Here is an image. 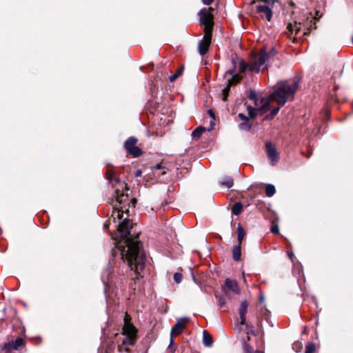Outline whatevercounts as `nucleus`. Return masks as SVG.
Wrapping results in <instances>:
<instances>
[{"label":"nucleus","mask_w":353,"mask_h":353,"mask_svg":"<svg viewBox=\"0 0 353 353\" xmlns=\"http://www.w3.org/2000/svg\"><path fill=\"white\" fill-rule=\"evenodd\" d=\"M288 28L290 29V31H292V32L294 30H293V28H292V24L288 25Z\"/></svg>","instance_id":"44"},{"label":"nucleus","mask_w":353,"mask_h":353,"mask_svg":"<svg viewBox=\"0 0 353 353\" xmlns=\"http://www.w3.org/2000/svg\"><path fill=\"white\" fill-rule=\"evenodd\" d=\"M296 345H299V343H294V347L295 346H296Z\"/></svg>","instance_id":"49"},{"label":"nucleus","mask_w":353,"mask_h":353,"mask_svg":"<svg viewBox=\"0 0 353 353\" xmlns=\"http://www.w3.org/2000/svg\"><path fill=\"white\" fill-rule=\"evenodd\" d=\"M243 350L245 353H252L254 352L253 348L247 343H244Z\"/></svg>","instance_id":"34"},{"label":"nucleus","mask_w":353,"mask_h":353,"mask_svg":"<svg viewBox=\"0 0 353 353\" xmlns=\"http://www.w3.org/2000/svg\"><path fill=\"white\" fill-rule=\"evenodd\" d=\"M232 68L228 70L224 75L225 79L230 86L239 83L242 79L241 74L236 73V65L234 60H232Z\"/></svg>","instance_id":"8"},{"label":"nucleus","mask_w":353,"mask_h":353,"mask_svg":"<svg viewBox=\"0 0 353 353\" xmlns=\"http://www.w3.org/2000/svg\"><path fill=\"white\" fill-rule=\"evenodd\" d=\"M173 278L176 283H180L183 279V275L181 273L176 272L174 274Z\"/></svg>","instance_id":"33"},{"label":"nucleus","mask_w":353,"mask_h":353,"mask_svg":"<svg viewBox=\"0 0 353 353\" xmlns=\"http://www.w3.org/2000/svg\"><path fill=\"white\" fill-rule=\"evenodd\" d=\"M212 8L209 10L202 9L200 12V22L205 26L204 32H210L212 33V28L214 26L213 21V14L211 13L210 10Z\"/></svg>","instance_id":"7"},{"label":"nucleus","mask_w":353,"mask_h":353,"mask_svg":"<svg viewBox=\"0 0 353 353\" xmlns=\"http://www.w3.org/2000/svg\"><path fill=\"white\" fill-rule=\"evenodd\" d=\"M126 212L124 210L123 207H115V209L112 211L111 219H112L114 223H117L116 220H121L123 217V213Z\"/></svg>","instance_id":"18"},{"label":"nucleus","mask_w":353,"mask_h":353,"mask_svg":"<svg viewBox=\"0 0 353 353\" xmlns=\"http://www.w3.org/2000/svg\"><path fill=\"white\" fill-rule=\"evenodd\" d=\"M203 343L207 347H210L213 343L212 336L205 330L203 332Z\"/></svg>","instance_id":"20"},{"label":"nucleus","mask_w":353,"mask_h":353,"mask_svg":"<svg viewBox=\"0 0 353 353\" xmlns=\"http://www.w3.org/2000/svg\"><path fill=\"white\" fill-rule=\"evenodd\" d=\"M211 41L212 33L204 32V36L202 40H201L198 44V51L201 56L205 55L208 52Z\"/></svg>","instance_id":"12"},{"label":"nucleus","mask_w":353,"mask_h":353,"mask_svg":"<svg viewBox=\"0 0 353 353\" xmlns=\"http://www.w3.org/2000/svg\"><path fill=\"white\" fill-rule=\"evenodd\" d=\"M106 179L109 183L112 185L115 191L116 201L118 205L117 207H123L124 210L128 212V208H126L125 203L128 205L129 198L127 194L124 193V189L126 188L127 184L121 181L120 179L116 175V173L112 170V167L110 164H108V168L106 170Z\"/></svg>","instance_id":"3"},{"label":"nucleus","mask_w":353,"mask_h":353,"mask_svg":"<svg viewBox=\"0 0 353 353\" xmlns=\"http://www.w3.org/2000/svg\"><path fill=\"white\" fill-rule=\"evenodd\" d=\"M247 340L249 341L250 340V336H247Z\"/></svg>","instance_id":"51"},{"label":"nucleus","mask_w":353,"mask_h":353,"mask_svg":"<svg viewBox=\"0 0 353 353\" xmlns=\"http://www.w3.org/2000/svg\"><path fill=\"white\" fill-rule=\"evenodd\" d=\"M232 257L234 261H239L241 258V245L238 244L232 250Z\"/></svg>","instance_id":"19"},{"label":"nucleus","mask_w":353,"mask_h":353,"mask_svg":"<svg viewBox=\"0 0 353 353\" xmlns=\"http://www.w3.org/2000/svg\"><path fill=\"white\" fill-rule=\"evenodd\" d=\"M132 223L128 218H125L118 224L117 230L119 239L117 241L116 245L120 252L123 262H126L130 270L134 271L135 279L142 277L141 272L144 269L146 256L143 249L142 243L130 234Z\"/></svg>","instance_id":"1"},{"label":"nucleus","mask_w":353,"mask_h":353,"mask_svg":"<svg viewBox=\"0 0 353 353\" xmlns=\"http://www.w3.org/2000/svg\"><path fill=\"white\" fill-rule=\"evenodd\" d=\"M208 114H210V117H214V113H213V112H212V110H210L208 111Z\"/></svg>","instance_id":"41"},{"label":"nucleus","mask_w":353,"mask_h":353,"mask_svg":"<svg viewBox=\"0 0 353 353\" xmlns=\"http://www.w3.org/2000/svg\"><path fill=\"white\" fill-rule=\"evenodd\" d=\"M265 192L267 196L271 197L275 194V187L272 184H268L265 186Z\"/></svg>","instance_id":"25"},{"label":"nucleus","mask_w":353,"mask_h":353,"mask_svg":"<svg viewBox=\"0 0 353 353\" xmlns=\"http://www.w3.org/2000/svg\"><path fill=\"white\" fill-rule=\"evenodd\" d=\"M260 301H263V296L261 297Z\"/></svg>","instance_id":"50"},{"label":"nucleus","mask_w":353,"mask_h":353,"mask_svg":"<svg viewBox=\"0 0 353 353\" xmlns=\"http://www.w3.org/2000/svg\"><path fill=\"white\" fill-rule=\"evenodd\" d=\"M239 128L241 130L249 131L251 129V124L248 121H244L239 125Z\"/></svg>","instance_id":"30"},{"label":"nucleus","mask_w":353,"mask_h":353,"mask_svg":"<svg viewBox=\"0 0 353 353\" xmlns=\"http://www.w3.org/2000/svg\"><path fill=\"white\" fill-rule=\"evenodd\" d=\"M250 62L246 63L244 61H241L239 62V74L244 73L247 70H250Z\"/></svg>","instance_id":"24"},{"label":"nucleus","mask_w":353,"mask_h":353,"mask_svg":"<svg viewBox=\"0 0 353 353\" xmlns=\"http://www.w3.org/2000/svg\"><path fill=\"white\" fill-rule=\"evenodd\" d=\"M238 117L244 121H248V118L243 113H239Z\"/></svg>","instance_id":"36"},{"label":"nucleus","mask_w":353,"mask_h":353,"mask_svg":"<svg viewBox=\"0 0 353 353\" xmlns=\"http://www.w3.org/2000/svg\"><path fill=\"white\" fill-rule=\"evenodd\" d=\"M214 125V123L212 121H211V128L208 130H210L211 129H212Z\"/></svg>","instance_id":"46"},{"label":"nucleus","mask_w":353,"mask_h":353,"mask_svg":"<svg viewBox=\"0 0 353 353\" xmlns=\"http://www.w3.org/2000/svg\"><path fill=\"white\" fill-rule=\"evenodd\" d=\"M152 170H154V174L159 177L161 181H165L168 179V177L167 176V168L157 164L152 167Z\"/></svg>","instance_id":"15"},{"label":"nucleus","mask_w":353,"mask_h":353,"mask_svg":"<svg viewBox=\"0 0 353 353\" xmlns=\"http://www.w3.org/2000/svg\"><path fill=\"white\" fill-rule=\"evenodd\" d=\"M271 232L273 233V234H279V227L277 225H273L271 228Z\"/></svg>","instance_id":"35"},{"label":"nucleus","mask_w":353,"mask_h":353,"mask_svg":"<svg viewBox=\"0 0 353 353\" xmlns=\"http://www.w3.org/2000/svg\"><path fill=\"white\" fill-rule=\"evenodd\" d=\"M131 203H132V205L134 207V205L137 203V200L135 199H131Z\"/></svg>","instance_id":"42"},{"label":"nucleus","mask_w":353,"mask_h":353,"mask_svg":"<svg viewBox=\"0 0 353 353\" xmlns=\"http://www.w3.org/2000/svg\"><path fill=\"white\" fill-rule=\"evenodd\" d=\"M243 210V205L240 202L235 203L232 207V213L234 215H239Z\"/></svg>","instance_id":"21"},{"label":"nucleus","mask_w":353,"mask_h":353,"mask_svg":"<svg viewBox=\"0 0 353 353\" xmlns=\"http://www.w3.org/2000/svg\"><path fill=\"white\" fill-rule=\"evenodd\" d=\"M252 353H263V352L261 350H256V351H254Z\"/></svg>","instance_id":"45"},{"label":"nucleus","mask_w":353,"mask_h":353,"mask_svg":"<svg viewBox=\"0 0 353 353\" xmlns=\"http://www.w3.org/2000/svg\"><path fill=\"white\" fill-rule=\"evenodd\" d=\"M222 291L224 292L225 295L229 296L230 292L236 294H239L240 288L235 280L226 279L224 285L222 286Z\"/></svg>","instance_id":"11"},{"label":"nucleus","mask_w":353,"mask_h":353,"mask_svg":"<svg viewBox=\"0 0 353 353\" xmlns=\"http://www.w3.org/2000/svg\"><path fill=\"white\" fill-rule=\"evenodd\" d=\"M299 88V80L298 79H294L279 83L277 88L268 97L270 101H275L279 104V106L271 110L268 118H273L278 113L280 108L285 105L286 101H292Z\"/></svg>","instance_id":"2"},{"label":"nucleus","mask_w":353,"mask_h":353,"mask_svg":"<svg viewBox=\"0 0 353 353\" xmlns=\"http://www.w3.org/2000/svg\"><path fill=\"white\" fill-rule=\"evenodd\" d=\"M248 303L246 301H243L241 302L239 309V313L240 316V324L242 325H246V313L248 311Z\"/></svg>","instance_id":"16"},{"label":"nucleus","mask_w":353,"mask_h":353,"mask_svg":"<svg viewBox=\"0 0 353 353\" xmlns=\"http://www.w3.org/2000/svg\"><path fill=\"white\" fill-rule=\"evenodd\" d=\"M250 3L251 4H254L256 3V0H252Z\"/></svg>","instance_id":"47"},{"label":"nucleus","mask_w":353,"mask_h":353,"mask_svg":"<svg viewBox=\"0 0 353 353\" xmlns=\"http://www.w3.org/2000/svg\"><path fill=\"white\" fill-rule=\"evenodd\" d=\"M204 132H205V128L199 126L192 132V137L194 139H198Z\"/></svg>","instance_id":"22"},{"label":"nucleus","mask_w":353,"mask_h":353,"mask_svg":"<svg viewBox=\"0 0 353 353\" xmlns=\"http://www.w3.org/2000/svg\"><path fill=\"white\" fill-rule=\"evenodd\" d=\"M272 56V51L267 52L265 48L259 53L254 54L250 61V70L258 73L267 68L266 61Z\"/></svg>","instance_id":"6"},{"label":"nucleus","mask_w":353,"mask_h":353,"mask_svg":"<svg viewBox=\"0 0 353 353\" xmlns=\"http://www.w3.org/2000/svg\"><path fill=\"white\" fill-rule=\"evenodd\" d=\"M265 151L268 157V159L272 165H275L279 159V153L276 150L275 145L271 142L265 143Z\"/></svg>","instance_id":"10"},{"label":"nucleus","mask_w":353,"mask_h":353,"mask_svg":"<svg viewBox=\"0 0 353 353\" xmlns=\"http://www.w3.org/2000/svg\"><path fill=\"white\" fill-rule=\"evenodd\" d=\"M202 1L205 5H210L214 1V0H202Z\"/></svg>","instance_id":"38"},{"label":"nucleus","mask_w":353,"mask_h":353,"mask_svg":"<svg viewBox=\"0 0 353 353\" xmlns=\"http://www.w3.org/2000/svg\"><path fill=\"white\" fill-rule=\"evenodd\" d=\"M215 297L218 300V303L220 307H224L225 305V299L224 296L219 294L217 292L214 293Z\"/></svg>","instance_id":"27"},{"label":"nucleus","mask_w":353,"mask_h":353,"mask_svg":"<svg viewBox=\"0 0 353 353\" xmlns=\"http://www.w3.org/2000/svg\"><path fill=\"white\" fill-rule=\"evenodd\" d=\"M124 321L122 332L123 339L121 344L119 345V350L130 353L129 347L132 346L137 341V330L130 323V319L128 314L125 315Z\"/></svg>","instance_id":"4"},{"label":"nucleus","mask_w":353,"mask_h":353,"mask_svg":"<svg viewBox=\"0 0 353 353\" xmlns=\"http://www.w3.org/2000/svg\"><path fill=\"white\" fill-rule=\"evenodd\" d=\"M221 183L225 186L226 188H230L233 186V179L232 177L230 176H224L221 181Z\"/></svg>","instance_id":"23"},{"label":"nucleus","mask_w":353,"mask_h":353,"mask_svg":"<svg viewBox=\"0 0 353 353\" xmlns=\"http://www.w3.org/2000/svg\"><path fill=\"white\" fill-rule=\"evenodd\" d=\"M230 85H227L226 88H225L223 90V101H226L227 99V97L229 94V92H230Z\"/></svg>","instance_id":"32"},{"label":"nucleus","mask_w":353,"mask_h":353,"mask_svg":"<svg viewBox=\"0 0 353 353\" xmlns=\"http://www.w3.org/2000/svg\"><path fill=\"white\" fill-rule=\"evenodd\" d=\"M296 31V34L298 33V32L299 31V28H297L296 30H295Z\"/></svg>","instance_id":"48"},{"label":"nucleus","mask_w":353,"mask_h":353,"mask_svg":"<svg viewBox=\"0 0 353 353\" xmlns=\"http://www.w3.org/2000/svg\"><path fill=\"white\" fill-rule=\"evenodd\" d=\"M101 280L104 284L105 291L115 285L114 276L112 273V268L108 267L102 273Z\"/></svg>","instance_id":"14"},{"label":"nucleus","mask_w":353,"mask_h":353,"mask_svg":"<svg viewBox=\"0 0 353 353\" xmlns=\"http://www.w3.org/2000/svg\"><path fill=\"white\" fill-rule=\"evenodd\" d=\"M288 256H289L290 259L291 260H292L293 256H294V254H293L292 253H289V254H288Z\"/></svg>","instance_id":"43"},{"label":"nucleus","mask_w":353,"mask_h":353,"mask_svg":"<svg viewBox=\"0 0 353 353\" xmlns=\"http://www.w3.org/2000/svg\"><path fill=\"white\" fill-rule=\"evenodd\" d=\"M137 139L133 137H129L124 143V148L127 152L134 157H139L142 152L141 149L136 146Z\"/></svg>","instance_id":"9"},{"label":"nucleus","mask_w":353,"mask_h":353,"mask_svg":"<svg viewBox=\"0 0 353 353\" xmlns=\"http://www.w3.org/2000/svg\"><path fill=\"white\" fill-rule=\"evenodd\" d=\"M315 350H316V347H315L314 343H308L306 345L305 353H314Z\"/></svg>","instance_id":"29"},{"label":"nucleus","mask_w":353,"mask_h":353,"mask_svg":"<svg viewBox=\"0 0 353 353\" xmlns=\"http://www.w3.org/2000/svg\"><path fill=\"white\" fill-rule=\"evenodd\" d=\"M237 233H238V241L239 244L241 245L242 241L245 236V231L243 227L241 225H239L237 228Z\"/></svg>","instance_id":"26"},{"label":"nucleus","mask_w":353,"mask_h":353,"mask_svg":"<svg viewBox=\"0 0 353 353\" xmlns=\"http://www.w3.org/2000/svg\"><path fill=\"white\" fill-rule=\"evenodd\" d=\"M23 345V340L21 338H17L12 343V346L13 349L17 350L20 347Z\"/></svg>","instance_id":"28"},{"label":"nucleus","mask_w":353,"mask_h":353,"mask_svg":"<svg viewBox=\"0 0 353 353\" xmlns=\"http://www.w3.org/2000/svg\"><path fill=\"white\" fill-rule=\"evenodd\" d=\"M173 344H174V340H173V338H172V336H170V342L168 345V348L171 349Z\"/></svg>","instance_id":"39"},{"label":"nucleus","mask_w":353,"mask_h":353,"mask_svg":"<svg viewBox=\"0 0 353 353\" xmlns=\"http://www.w3.org/2000/svg\"><path fill=\"white\" fill-rule=\"evenodd\" d=\"M248 98L254 103V107L248 105L247 110L251 118H255L258 114H263L270 110V99L268 97L258 98V95L254 90H250Z\"/></svg>","instance_id":"5"},{"label":"nucleus","mask_w":353,"mask_h":353,"mask_svg":"<svg viewBox=\"0 0 353 353\" xmlns=\"http://www.w3.org/2000/svg\"><path fill=\"white\" fill-rule=\"evenodd\" d=\"M182 70L183 69L182 68H180L177 70V72L176 73H174L173 75H171L170 77H169V80L170 82H173L182 73Z\"/></svg>","instance_id":"31"},{"label":"nucleus","mask_w":353,"mask_h":353,"mask_svg":"<svg viewBox=\"0 0 353 353\" xmlns=\"http://www.w3.org/2000/svg\"><path fill=\"white\" fill-rule=\"evenodd\" d=\"M141 174H142V171L139 169V170H136V172L134 173V176L136 177H139V176H140L141 175Z\"/></svg>","instance_id":"37"},{"label":"nucleus","mask_w":353,"mask_h":353,"mask_svg":"<svg viewBox=\"0 0 353 353\" xmlns=\"http://www.w3.org/2000/svg\"><path fill=\"white\" fill-rule=\"evenodd\" d=\"M256 11L261 17L265 16L268 21H270L272 17V10L266 5H259L256 6Z\"/></svg>","instance_id":"17"},{"label":"nucleus","mask_w":353,"mask_h":353,"mask_svg":"<svg viewBox=\"0 0 353 353\" xmlns=\"http://www.w3.org/2000/svg\"><path fill=\"white\" fill-rule=\"evenodd\" d=\"M188 321V317H182L177 319L176 324L172 327L170 332V336L172 338H174L181 334L185 330Z\"/></svg>","instance_id":"13"},{"label":"nucleus","mask_w":353,"mask_h":353,"mask_svg":"<svg viewBox=\"0 0 353 353\" xmlns=\"http://www.w3.org/2000/svg\"><path fill=\"white\" fill-rule=\"evenodd\" d=\"M110 222V220H108V221L105 222V223L104 224V228H109Z\"/></svg>","instance_id":"40"}]
</instances>
